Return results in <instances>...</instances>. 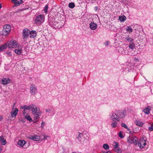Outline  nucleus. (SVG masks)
Listing matches in <instances>:
<instances>
[{
    "instance_id": "36",
    "label": "nucleus",
    "mask_w": 153,
    "mask_h": 153,
    "mask_svg": "<svg viewBox=\"0 0 153 153\" xmlns=\"http://www.w3.org/2000/svg\"><path fill=\"white\" fill-rule=\"evenodd\" d=\"M44 10L45 13H47L48 10V5H46L44 7Z\"/></svg>"
},
{
    "instance_id": "24",
    "label": "nucleus",
    "mask_w": 153,
    "mask_h": 153,
    "mask_svg": "<svg viewBox=\"0 0 153 153\" xmlns=\"http://www.w3.org/2000/svg\"><path fill=\"white\" fill-rule=\"evenodd\" d=\"M126 30L127 32L129 33H131L132 32V29L130 26H127L126 28Z\"/></svg>"
},
{
    "instance_id": "14",
    "label": "nucleus",
    "mask_w": 153,
    "mask_h": 153,
    "mask_svg": "<svg viewBox=\"0 0 153 153\" xmlns=\"http://www.w3.org/2000/svg\"><path fill=\"white\" fill-rule=\"evenodd\" d=\"M29 138L31 140L37 141H38L40 140V137L37 135L31 136Z\"/></svg>"
},
{
    "instance_id": "15",
    "label": "nucleus",
    "mask_w": 153,
    "mask_h": 153,
    "mask_svg": "<svg viewBox=\"0 0 153 153\" xmlns=\"http://www.w3.org/2000/svg\"><path fill=\"white\" fill-rule=\"evenodd\" d=\"M16 48L14 50L15 52L16 53L19 55L21 54L22 49L20 45L19 46H18L17 48Z\"/></svg>"
},
{
    "instance_id": "19",
    "label": "nucleus",
    "mask_w": 153,
    "mask_h": 153,
    "mask_svg": "<svg viewBox=\"0 0 153 153\" xmlns=\"http://www.w3.org/2000/svg\"><path fill=\"white\" fill-rule=\"evenodd\" d=\"M18 111V109L17 108H15L13 110V111L11 112L12 117H15L17 114Z\"/></svg>"
},
{
    "instance_id": "50",
    "label": "nucleus",
    "mask_w": 153,
    "mask_h": 153,
    "mask_svg": "<svg viewBox=\"0 0 153 153\" xmlns=\"http://www.w3.org/2000/svg\"><path fill=\"white\" fill-rule=\"evenodd\" d=\"M121 53H122L123 54V53L122 52Z\"/></svg>"
},
{
    "instance_id": "25",
    "label": "nucleus",
    "mask_w": 153,
    "mask_h": 153,
    "mask_svg": "<svg viewBox=\"0 0 153 153\" xmlns=\"http://www.w3.org/2000/svg\"><path fill=\"white\" fill-rule=\"evenodd\" d=\"M150 109L149 108V107H147L146 108L143 109V111L146 114H149V112Z\"/></svg>"
},
{
    "instance_id": "44",
    "label": "nucleus",
    "mask_w": 153,
    "mask_h": 153,
    "mask_svg": "<svg viewBox=\"0 0 153 153\" xmlns=\"http://www.w3.org/2000/svg\"><path fill=\"white\" fill-rule=\"evenodd\" d=\"M45 123L44 122H42V126H44L45 125Z\"/></svg>"
},
{
    "instance_id": "40",
    "label": "nucleus",
    "mask_w": 153,
    "mask_h": 153,
    "mask_svg": "<svg viewBox=\"0 0 153 153\" xmlns=\"http://www.w3.org/2000/svg\"><path fill=\"white\" fill-rule=\"evenodd\" d=\"M115 151L117 152H119L120 151V149L119 147H117L116 149H114Z\"/></svg>"
},
{
    "instance_id": "7",
    "label": "nucleus",
    "mask_w": 153,
    "mask_h": 153,
    "mask_svg": "<svg viewBox=\"0 0 153 153\" xmlns=\"http://www.w3.org/2000/svg\"><path fill=\"white\" fill-rule=\"evenodd\" d=\"M11 27L9 25H6L4 27L3 30V34L6 36L10 33V31Z\"/></svg>"
},
{
    "instance_id": "29",
    "label": "nucleus",
    "mask_w": 153,
    "mask_h": 153,
    "mask_svg": "<svg viewBox=\"0 0 153 153\" xmlns=\"http://www.w3.org/2000/svg\"><path fill=\"white\" fill-rule=\"evenodd\" d=\"M128 47L130 49H133L135 48V45L132 42H131L129 45Z\"/></svg>"
},
{
    "instance_id": "26",
    "label": "nucleus",
    "mask_w": 153,
    "mask_h": 153,
    "mask_svg": "<svg viewBox=\"0 0 153 153\" xmlns=\"http://www.w3.org/2000/svg\"><path fill=\"white\" fill-rule=\"evenodd\" d=\"M121 126L125 128L128 131H130V128H128L127 125L124 123H122L121 124Z\"/></svg>"
},
{
    "instance_id": "18",
    "label": "nucleus",
    "mask_w": 153,
    "mask_h": 153,
    "mask_svg": "<svg viewBox=\"0 0 153 153\" xmlns=\"http://www.w3.org/2000/svg\"><path fill=\"white\" fill-rule=\"evenodd\" d=\"M112 121V123L111 126L112 128H115L117 126V120L116 119H110Z\"/></svg>"
},
{
    "instance_id": "46",
    "label": "nucleus",
    "mask_w": 153,
    "mask_h": 153,
    "mask_svg": "<svg viewBox=\"0 0 153 153\" xmlns=\"http://www.w3.org/2000/svg\"><path fill=\"white\" fill-rule=\"evenodd\" d=\"M122 50H123V48H120L119 50L120 51H121Z\"/></svg>"
},
{
    "instance_id": "11",
    "label": "nucleus",
    "mask_w": 153,
    "mask_h": 153,
    "mask_svg": "<svg viewBox=\"0 0 153 153\" xmlns=\"http://www.w3.org/2000/svg\"><path fill=\"white\" fill-rule=\"evenodd\" d=\"M33 114L34 115V119L33 122L34 123H36L38 121L40 118L39 116L41 114V112L40 111H37V112Z\"/></svg>"
},
{
    "instance_id": "27",
    "label": "nucleus",
    "mask_w": 153,
    "mask_h": 153,
    "mask_svg": "<svg viewBox=\"0 0 153 153\" xmlns=\"http://www.w3.org/2000/svg\"><path fill=\"white\" fill-rule=\"evenodd\" d=\"M126 17L124 16H119V20L121 22L124 21L126 20Z\"/></svg>"
},
{
    "instance_id": "31",
    "label": "nucleus",
    "mask_w": 153,
    "mask_h": 153,
    "mask_svg": "<svg viewBox=\"0 0 153 153\" xmlns=\"http://www.w3.org/2000/svg\"><path fill=\"white\" fill-rule=\"evenodd\" d=\"M54 23H56V22H54L53 23V25L52 26V27L56 29L58 28L59 27L58 23L56 22V24H55V25H54Z\"/></svg>"
},
{
    "instance_id": "34",
    "label": "nucleus",
    "mask_w": 153,
    "mask_h": 153,
    "mask_svg": "<svg viewBox=\"0 0 153 153\" xmlns=\"http://www.w3.org/2000/svg\"><path fill=\"white\" fill-rule=\"evenodd\" d=\"M118 143L117 142H114L113 143V146L114 149L118 147Z\"/></svg>"
},
{
    "instance_id": "20",
    "label": "nucleus",
    "mask_w": 153,
    "mask_h": 153,
    "mask_svg": "<svg viewBox=\"0 0 153 153\" xmlns=\"http://www.w3.org/2000/svg\"><path fill=\"white\" fill-rule=\"evenodd\" d=\"M26 143V142L23 140H19L18 142V145L22 147Z\"/></svg>"
},
{
    "instance_id": "6",
    "label": "nucleus",
    "mask_w": 153,
    "mask_h": 153,
    "mask_svg": "<svg viewBox=\"0 0 153 153\" xmlns=\"http://www.w3.org/2000/svg\"><path fill=\"white\" fill-rule=\"evenodd\" d=\"M19 45L16 41L14 39H12L8 44L7 46L9 48H17Z\"/></svg>"
},
{
    "instance_id": "16",
    "label": "nucleus",
    "mask_w": 153,
    "mask_h": 153,
    "mask_svg": "<svg viewBox=\"0 0 153 153\" xmlns=\"http://www.w3.org/2000/svg\"><path fill=\"white\" fill-rule=\"evenodd\" d=\"M90 27L91 30H95L97 28V25L96 23H94V22H91L90 24Z\"/></svg>"
},
{
    "instance_id": "28",
    "label": "nucleus",
    "mask_w": 153,
    "mask_h": 153,
    "mask_svg": "<svg viewBox=\"0 0 153 153\" xmlns=\"http://www.w3.org/2000/svg\"><path fill=\"white\" fill-rule=\"evenodd\" d=\"M7 46L6 44H4L3 45H1L0 46V51L6 49Z\"/></svg>"
},
{
    "instance_id": "3",
    "label": "nucleus",
    "mask_w": 153,
    "mask_h": 153,
    "mask_svg": "<svg viewBox=\"0 0 153 153\" xmlns=\"http://www.w3.org/2000/svg\"><path fill=\"white\" fill-rule=\"evenodd\" d=\"M45 21V16L43 15H40L36 17L35 20V24L37 25H40Z\"/></svg>"
},
{
    "instance_id": "5",
    "label": "nucleus",
    "mask_w": 153,
    "mask_h": 153,
    "mask_svg": "<svg viewBox=\"0 0 153 153\" xmlns=\"http://www.w3.org/2000/svg\"><path fill=\"white\" fill-rule=\"evenodd\" d=\"M76 140H78L82 144L83 143V142L85 139L83 137V134L79 132H77L76 133Z\"/></svg>"
},
{
    "instance_id": "35",
    "label": "nucleus",
    "mask_w": 153,
    "mask_h": 153,
    "mask_svg": "<svg viewBox=\"0 0 153 153\" xmlns=\"http://www.w3.org/2000/svg\"><path fill=\"white\" fill-rule=\"evenodd\" d=\"M103 147L105 149H109V146L108 144H104L103 145Z\"/></svg>"
},
{
    "instance_id": "9",
    "label": "nucleus",
    "mask_w": 153,
    "mask_h": 153,
    "mask_svg": "<svg viewBox=\"0 0 153 153\" xmlns=\"http://www.w3.org/2000/svg\"><path fill=\"white\" fill-rule=\"evenodd\" d=\"M22 112L23 116L25 119L30 122L32 121V120L31 117L28 114L29 113V111H26L23 109Z\"/></svg>"
},
{
    "instance_id": "37",
    "label": "nucleus",
    "mask_w": 153,
    "mask_h": 153,
    "mask_svg": "<svg viewBox=\"0 0 153 153\" xmlns=\"http://www.w3.org/2000/svg\"><path fill=\"white\" fill-rule=\"evenodd\" d=\"M118 136L120 137L122 139L124 138V137L122 133V131H120L118 133Z\"/></svg>"
},
{
    "instance_id": "47",
    "label": "nucleus",
    "mask_w": 153,
    "mask_h": 153,
    "mask_svg": "<svg viewBox=\"0 0 153 153\" xmlns=\"http://www.w3.org/2000/svg\"><path fill=\"white\" fill-rule=\"evenodd\" d=\"M2 5L0 3V9L1 8Z\"/></svg>"
},
{
    "instance_id": "30",
    "label": "nucleus",
    "mask_w": 153,
    "mask_h": 153,
    "mask_svg": "<svg viewBox=\"0 0 153 153\" xmlns=\"http://www.w3.org/2000/svg\"><path fill=\"white\" fill-rule=\"evenodd\" d=\"M68 6L70 8L72 9L75 7V5L74 3L71 2L69 3Z\"/></svg>"
},
{
    "instance_id": "17",
    "label": "nucleus",
    "mask_w": 153,
    "mask_h": 153,
    "mask_svg": "<svg viewBox=\"0 0 153 153\" xmlns=\"http://www.w3.org/2000/svg\"><path fill=\"white\" fill-rule=\"evenodd\" d=\"M124 38L125 40L128 42H132L134 41L133 38L130 37L129 35L126 36Z\"/></svg>"
},
{
    "instance_id": "42",
    "label": "nucleus",
    "mask_w": 153,
    "mask_h": 153,
    "mask_svg": "<svg viewBox=\"0 0 153 153\" xmlns=\"http://www.w3.org/2000/svg\"><path fill=\"white\" fill-rule=\"evenodd\" d=\"M12 2L15 3V4H16V3L17 1V0H12Z\"/></svg>"
},
{
    "instance_id": "22",
    "label": "nucleus",
    "mask_w": 153,
    "mask_h": 153,
    "mask_svg": "<svg viewBox=\"0 0 153 153\" xmlns=\"http://www.w3.org/2000/svg\"><path fill=\"white\" fill-rule=\"evenodd\" d=\"M0 142H1V143L2 145H5L7 143L6 140L4 138L3 136H0Z\"/></svg>"
},
{
    "instance_id": "43",
    "label": "nucleus",
    "mask_w": 153,
    "mask_h": 153,
    "mask_svg": "<svg viewBox=\"0 0 153 153\" xmlns=\"http://www.w3.org/2000/svg\"><path fill=\"white\" fill-rule=\"evenodd\" d=\"M103 153H111V152L110 151H107V152H103Z\"/></svg>"
},
{
    "instance_id": "12",
    "label": "nucleus",
    "mask_w": 153,
    "mask_h": 153,
    "mask_svg": "<svg viewBox=\"0 0 153 153\" xmlns=\"http://www.w3.org/2000/svg\"><path fill=\"white\" fill-rule=\"evenodd\" d=\"M30 31L27 28L23 30V38L24 39L27 38L30 35Z\"/></svg>"
},
{
    "instance_id": "33",
    "label": "nucleus",
    "mask_w": 153,
    "mask_h": 153,
    "mask_svg": "<svg viewBox=\"0 0 153 153\" xmlns=\"http://www.w3.org/2000/svg\"><path fill=\"white\" fill-rule=\"evenodd\" d=\"M149 131H153V123H152L150 124V126L149 127Z\"/></svg>"
},
{
    "instance_id": "23",
    "label": "nucleus",
    "mask_w": 153,
    "mask_h": 153,
    "mask_svg": "<svg viewBox=\"0 0 153 153\" xmlns=\"http://www.w3.org/2000/svg\"><path fill=\"white\" fill-rule=\"evenodd\" d=\"M135 123L137 126L140 127L142 126L143 125V123L142 122H141L140 120H136L135 121Z\"/></svg>"
},
{
    "instance_id": "21",
    "label": "nucleus",
    "mask_w": 153,
    "mask_h": 153,
    "mask_svg": "<svg viewBox=\"0 0 153 153\" xmlns=\"http://www.w3.org/2000/svg\"><path fill=\"white\" fill-rule=\"evenodd\" d=\"M36 32L35 30H32L30 32V37L31 38H34L36 36Z\"/></svg>"
},
{
    "instance_id": "48",
    "label": "nucleus",
    "mask_w": 153,
    "mask_h": 153,
    "mask_svg": "<svg viewBox=\"0 0 153 153\" xmlns=\"http://www.w3.org/2000/svg\"><path fill=\"white\" fill-rule=\"evenodd\" d=\"M55 25V23H54V25Z\"/></svg>"
},
{
    "instance_id": "32",
    "label": "nucleus",
    "mask_w": 153,
    "mask_h": 153,
    "mask_svg": "<svg viewBox=\"0 0 153 153\" xmlns=\"http://www.w3.org/2000/svg\"><path fill=\"white\" fill-rule=\"evenodd\" d=\"M23 2V1L22 0H20L16 3V4H15L13 7L14 6H17L19 5H20Z\"/></svg>"
},
{
    "instance_id": "10",
    "label": "nucleus",
    "mask_w": 153,
    "mask_h": 153,
    "mask_svg": "<svg viewBox=\"0 0 153 153\" xmlns=\"http://www.w3.org/2000/svg\"><path fill=\"white\" fill-rule=\"evenodd\" d=\"M30 93L32 95H35L37 93V88L34 84L31 85L30 87Z\"/></svg>"
},
{
    "instance_id": "8",
    "label": "nucleus",
    "mask_w": 153,
    "mask_h": 153,
    "mask_svg": "<svg viewBox=\"0 0 153 153\" xmlns=\"http://www.w3.org/2000/svg\"><path fill=\"white\" fill-rule=\"evenodd\" d=\"M146 145V140L144 139L143 138H141L138 143V146L140 149H142Z\"/></svg>"
},
{
    "instance_id": "39",
    "label": "nucleus",
    "mask_w": 153,
    "mask_h": 153,
    "mask_svg": "<svg viewBox=\"0 0 153 153\" xmlns=\"http://www.w3.org/2000/svg\"><path fill=\"white\" fill-rule=\"evenodd\" d=\"M45 111L47 113H51L52 111V110L49 109H46Z\"/></svg>"
},
{
    "instance_id": "49",
    "label": "nucleus",
    "mask_w": 153,
    "mask_h": 153,
    "mask_svg": "<svg viewBox=\"0 0 153 153\" xmlns=\"http://www.w3.org/2000/svg\"><path fill=\"white\" fill-rule=\"evenodd\" d=\"M15 104V103H14V105ZM13 107H14V106H13Z\"/></svg>"
},
{
    "instance_id": "2",
    "label": "nucleus",
    "mask_w": 153,
    "mask_h": 153,
    "mask_svg": "<svg viewBox=\"0 0 153 153\" xmlns=\"http://www.w3.org/2000/svg\"><path fill=\"white\" fill-rule=\"evenodd\" d=\"M21 108L26 111H29V110H31L33 114L35 113H36L37 111V107L34 104L30 105L27 106L25 105L22 106Z\"/></svg>"
},
{
    "instance_id": "38",
    "label": "nucleus",
    "mask_w": 153,
    "mask_h": 153,
    "mask_svg": "<svg viewBox=\"0 0 153 153\" xmlns=\"http://www.w3.org/2000/svg\"><path fill=\"white\" fill-rule=\"evenodd\" d=\"M110 43V42L109 41H107L104 42V44L105 46H107L109 45Z\"/></svg>"
},
{
    "instance_id": "1",
    "label": "nucleus",
    "mask_w": 153,
    "mask_h": 153,
    "mask_svg": "<svg viewBox=\"0 0 153 153\" xmlns=\"http://www.w3.org/2000/svg\"><path fill=\"white\" fill-rule=\"evenodd\" d=\"M126 111L117 110L111 112L109 115L110 119H116L117 122L119 121L120 119L124 118L126 115Z\"/></svg>"
},
{
    "instance_id": "13",
    "label": "nucleus",
    "mask_w": 153,
    "mask_h": 153,
    "mask_svg": "<svg viewBox=\"0 0 153 153\" xmlns=\"http://www.w3.org/2000/svg\"><path fill=\"white\" fill-rule=\"evenodd\" d=\"M10 82V80L8 78H4L1 80V84L4 85L9 83Z\"/></svg>"
},
{
    "instance_id": "4",
    "label": "nucleus",
    "mask_w": 153,
    "mask_h": 153,
    "mask_svg": "<svg viewBox=\"0 0 153 153\" xmlns=\"http://www.w3.org/2000/svg\"><path fill=\"white\" fill-rule=\"evenodd\" d=\"M127 141L129 143L135 145L137 144L138 139L137 137L134 136H129L127 137Z\"/></svg>"
},
{
    "instance_id": "45",
    "label": "nucleus",
    "mask_w": 153,
    "mask_h": 153,
    "mask_svg": "<svg viewBox=\"0 0 153 153\" xmlns=\"http://www.w3.org/2000/svg\"><path fill=\"white\" fill-rule=\"evenodd\" d=\"M3 119V117L1 116H0V121L1 120Z\"/></svg>"
},
{
    "instance_id": "41",
    "label": "nucleus",
    "mask_w": 153,
    "mask_h": 153,
    "mask_svg": "<svg viewBox=\"0 0 153 153\" xmlns=\"http://www.w3.org/2000/svg\"><path fill=\"white\" fill-rule=\"evenodd\" d=\"M48 137H49L46 135H44V138H43V140H44L45 139V138H47Z\"/></svg>"
}]
</instances>
